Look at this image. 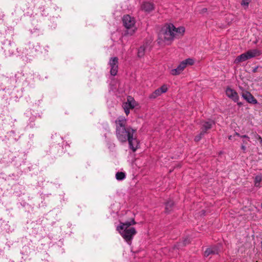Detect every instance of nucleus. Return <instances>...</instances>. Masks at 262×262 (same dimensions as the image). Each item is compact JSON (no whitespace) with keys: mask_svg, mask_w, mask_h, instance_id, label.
I'll use <instances>...</instances> for the list:
<instances>
[{"mask_svg":"<svg viewBox=\"0 0 262 262\" xmlns=\"http://www.w3.org/2000/svg\"><path fill=\"white\" fill-rule=\"evenodd\" d=\"M261 55V51L258 49L249 50L246 52L237 56L235 59L234 62L238 63L245 61L248 59L258 56Z\"/></svg>","mask_w":262,"mask_h":262,"instance_id":"7ed1b4c3","label":"nucleus"},{"mask_svg":"<svg viewBox=\"0 0 262 262\" xmlns=\"http://www.w3.org/2000/svg\"><path fill=\"white\" fill-rule=\"evenodd\" d=\"M258 68V67L257 66V67H255V68H254L252 70V72L253 73H256L257 71V69Z\"/></svg>","mask_w":262,"mask_h":262,"instance_id":"2f4dec72","label":"nucleus"},{"mask_svg":"<svg viewBox=\"0 0 262 262\" xmlns=\"http://www.w3.org/2000/svg\"><path fill=\"white\" fill-rule=\"evenodd\" d=\"M185 68V63H183L182 61H181L179 64V66L177 67V68L176 69H172L170 71V73L173 76L178 75L182 73V72L184 70Z\"/></svg>","mask_w":262,"mask_h":262,"instance_id":"f3484780","label":"nucleus"},{"mask_svg":"<svg viewBox=\"0 0 262 262\" xmlns=\"http://www.w3.org/2000/svg\"><path fill=\"white\" fill-rule=\"evenodd\" d=\"M136 224V222L134 219H132L130 221H126L125 222H120V225L117 227V230H123L124 229H128L131 225Z\"/></svg>","mask_w":262,"mask_h":262,"instance_id":"ddd939ff","label":"nucleus"},{"mask_svg":"<svg viewBox=\"0 0 262 262\" xmlns=\"http://www.w3.org/2000/svg\"><path fill=\"white\" fill-rule=\"evenodd\" d=\"M234 136H236L242 138H245L248 141L250 142V137L248 135H241L238 133L235 132Z\"/></svg>","mask_w":262,"mask_h":262,"instance_id":"a878e982","label":"nucleus"},{"mask_svg":"<svg viewBox=\"0 0 262 262\" xmlns=\"http://www.w3.org/2000/svg\"><path fill=\"white\" fill-rule=\"evenodd\" d=\"M219 247L217 245L211 246L206 249L204 252V256L208 257L211 254H218L219 253Z\"/></svg>","mask_w":262,"mask_h":262,"instance_id":"4468645a","label":"nucleus"},{"mask_svg":"<svg viewBox=\"0 0 262 262\" xmlns=\"http://www.w3.org/2000/svg\"><path fill=\"white\" fill-rule=\"evenodd\" d=\"M67 147H70V145L67 142L63 144L62 146L59 145V143L53 144L50 146L49 150L47 152L52 154L54 158L61 157L66 151L64 148H67Z\"/></svg>","mask_w":262,"mask_h":262,"instance_id":"20e7f679","label":"nucleus"},{"mask_svg":"<svg viewBox=\"0 0 262 262\" xmlns=\"http://www.w3.org/2000/svg\"><path fill=\"white\" fill-rule=\"evenodd\" d=\"M136 105V102L134 98L132 96H128L127 98V101L123 104L122 106L125 107H128L129 109H133Z\"/></svg>","mask_w":262,"mask_h":262,"instance_id":"dca6fc26","label":"nucleus"},{"mask_svg":"<svg viewBox=\"0 0 262 262\" xmlns=\"http://www.w3.org/2000/svg\"><path fill=\"white\" fill-rule=\"evenodd\" d=\"M231 136H230V137H229V139H231Z\"/></svg>","mask_w":262,"mask_h":262,"instance_id":"c9c22d12","label":"nucleus"},{"mask_svg":"<svg viewBox=\"0 0 262 262\" xmlns=\"http://www.w3.org/2000/svg\"><path fill=\"white\" fill-rule=\"evenodd\" d=\"M237 104V105L239 106H241L243 105V103L241 102H239L238 101L237 102H236Z\"/></svg>","mask_w":262,"mask_h":262,"instance_id":"72a5a7b5","label":"nucleus"},{"mask_svg":"<svg viewBox=\"0 0 262 262\" xmlns=\"http://www.w3.org/2000/svg\"><path fill=\"white\" fill-rule=\"evenodd\" d=\"M262 181V176L260 175L256 176L254 178V185L256 187H260V183Z\"/></svg>","mask_w":262,"mask_h":262,"instance_id":"412c9836","label":"nucleus"},{"mask_svg":"<svg viewBox=\"0 0 262 262\" xmlns=\"http://www.w3.org/2000/svg\"><path fill=\"white\" fill-rule=\"evenodd\" d=\"M118 231L125 242L129 245L131 244L134 235L137 233V231L134 227H131L129 229H124L123 230H119Z\"/></svg>","mask_w":262,"mask_h":262,"instance_id":"39448f33","label":"nucleus"},{"mask_svg":"<svg viewBox=\"0 0 262 262\" xmlns=\"http://www.w3.org/2000/svg\"><path fill=\"white\" fill-rule=\"evenodd\" d=\"M155 4L152 2H144L141 5V9L146 13H150L155 10Z\"/></svg>","mask_w":262,"mask_h":262,"instance_id":"f8f14e48","label":"nucleus"},{"mask_svg":"<svg viewBox=\"0 0 262 262\" xmlns=\"http://www.w3.org/2000/svg\"><path fill=\"white\" fill-rule=\"evenodd\" d=\"M176 27L172 24H166L162 28L159 36L167 45H170L174 38V29Z\"/></svg>","mask_w":262,"mask_h":262,"instance_id":"f03ea898","label":"nucleus"},{"mask_svg":"<svg viewBox=\"0 0 262 262\" xmlns=\"http://www.w3.org/2000/svg\"><path fill=\"white\" fill-rule=\"evenodd\" d=\"M122 22L123 26L126 29H130L134 26L136 21L134 17L127 14L123 16L122 18Z\"/></svg>","mask_w":262,"mask_h":262,"instance_id":"6e6552de","label":"nucleus"},{"mask_svg":"<svg viewBox=\"0 0 262 262\" xmlns=\"http://www.w3.org/2000/svg\"><path fill=\"white\" fill-rule=\"evenodd\" d=\"M213 124H214V122L212 120L203 122L201 127V132L205 134H207L208 130L212 128Z\"/></svg>","mask_w":262,"mask_h":262,"instance_id":"2eb2a0df","label":"nucleus"},{"mask_svg":"<svg viewBox=\"0 0 262 262\" xmlns=\"http://www.w3.org/2000/svg\"><path fill=\"white\" fill-rule=\"evenodd\" d=\"M256 262H258V261H256Z\"/></svg>","mask_w":262,"mask_h":262,"instance_id":"4c0bfd02","label":"nucleus"},{"mask_svg":"<svg viewBox=\"0 0 262 262\" xmlns=\"http://www.w3.org/2000/svg\"><path fill=\"white\" fill-rule=\"evenodd\" d=\"M226 95L234 102L239 101V96L237 93L233 89L228 86L225 90Z\"/></svg>","mask_w":262,"mask_h":262,"instance_id":"9b49d317","label":"nucleus"},{"mask_svg":"<svg viewBox=\"0 0 262 262\" xmlns=\"http://www.w3.org/2000/svg\"><path fill=\"white\" fill-rule=\"evenodd\" d=\"M165 212L166 213H169L172 210L174 206V203L173 201L169 200L165 203Z\"/></svg>","mask_w":262,"mask_h":262,"instance_id":"a211bd4d","label":"nucleus"},{"mask_svg":"<svg viewBox=\"0 0 262 262\" xmlns=\"http://www.w3.org/2000/svg\"><path fill=\"white\" fill-rule=\"evenodd\" d=\"M36 119V116H32L29 119V123H28V126L30 128H33L35 126V120Z\"/></svg>","mask_w":262,"mask_h":262,"instance_id":"4be33fe9","label":"nucleus"},{"mask_svg":"<svg viewBox=\"0 0 262 262\" xmlns=\"http://www.w3.org/2000/svg\"><path fill=\"white\" fill-rule=\"evenodd\" d=\"M168 90L166 84H163L160 88L156 89L154 92L150 94L148 97L150 99H154L157 97L161 96L162 94L166 93Z\"/></svg>","mask_w":262,"mask_h":262,"instance_id":"1a4fd4ad","label":"nucleus"},{"mask_svg":"<svg viewBox=\"0 0 262 262\" xmlns=\"http://www.w3.org/2000/svg\"><path fill=\"white\" fill-rule=\"evenodd\" d=\"M146 47L145 45L140 46L138 50V56L139 57H142L145 54Z\"/></svg>","mask_w":262,"mask_h":262,"instance_id":"aec40b11","label":"nucleus"},{"mask_svg":"<svg viewBox=\"0 0 262 262\" xmlns=\"http://www.w3.org/2000/svg\"><path fill=\"white\" fill-rule=\"evenodd\" d=\"M251 2V0H242V2L241 3V5L242 6H245L246 7H248L249 3Z\"/></svg>","mask_w":262,"mask_h":262,"instance_id":"bb28decb","label":"nucleus"},{"mask_svg":"<svg viewBox=\"0 0 262 262\" xmlns=\"http://www.w3.org/2000/svg\"><path fill=\"white\" fill-rule=\"evenodd\" d=\"M248 142L246 140H243V143L242 144H244L246 145L247 144Z\"/></svg>","mask_w":262,"mask_h":262,"instance_id":"f704fd0d","label":"nucleus"},{"mask_svg":"<svg viewBox=\"0 0 262 262\" xmlns=\"http://www.w3.org/2000/svg\"><path fill=\"white\" fill-rule=\"evenodd\" d=\"M261 208H262V203L261 204Z\"/></svg>","mask_w":262,"mask_h":262,"instance_id":"e433bc0d","label":"nucleus"},{"mask_svg":"<svg viewBox=\"0 0 262 262\" xmlns=\"http://www.w3.org/2000/svg\"><path fill=\"white\" fill-rule=\"evenodd\" d=\"M241 149L243 150V152L245 153L246 149H247V147H246V145L244 144H241Z\"/></svg>","mask_w":262,"mask_h":262,"instance_id":"7c9ffc66","label":"nucleus"},{"mask_svg":"<svg viewBox=\"0 0 262 262\" xmlns=\"http://www.w3.org/2000/svg\"><path fill=\"white\" fill-rule=\"evenodd\" d=\"M116 135L122 143L128 142L129 148L135 152L138 148L139 142L136 137V129L127 125V119L124 116H119L115 120Z\"/></svg>","mask_w":262,"mask_h":262,"instance_id":"f257e3e1","label":"nucleus"},{"mask_svg":"<svg viewBox=\"0 0 262 262\" xmlns=\"http://www.w3.org/2000/svg\"><path fill=\"white\" fill-rule=\"evenodd\" d=\"M254 137L257 140L259 141V143L262 145V138L261 137V136L258 134L255 133Z\"/></svg>","mask_w":262,"mask_h":262,"instance_id":"cd10ccee","label":"nucleus"},{"mask_svg":"<svg viewBox=\"0 0 262 262\" xmlns=\"http://www.w3.org/2000/svg\"><path fill=\"white\" fill-rule=\"evenodd\" d=\"M123 109H124V112L125 113V114L128 116V114H129V110L130 109L129 108H128V107H123Z\"/></svg>","mask_w":262,"mask_h":262,"instance_id":"c756f323","label":"nucleus"},{"mask_svg":"<svg viewBox=\"0 0 262 262\" xmlns=\"http://www.w3.org/2000/svg\"><path fill=\"white\" fill-rule=\"evenodd\" d=\"M241 96L249 103L252 104H256L258 103L257 100L249 91H243L241 94Z\"/></svg>","mask_w":262,"mask_h":262,"instance_id":"9d476101","label":"nucleus"},{"mask_svg":"<svg viewBox=\"0 0 262 262\" xmlns=\"http://www.w3.org/2000/svg\"><path fill=\"white\" fill-rule=\"evenodd\" d=\"M185 28L183 27H180L178 28H176V29H174V36L177 34H181L183 35L185 32Z\"/></svg>","mask_w":262,"mask_h":262,"instance_id":"5701e85b","label":"nucleus"},{"mask_svg":"<svg viewBox=\"0 0 262 262\" xmlns=\"http://www.w3.org/2000/svg\"><path fill=\"white\" fill-rule=\"evenodd\" d=\"M108 64L111 67L110 74L112 76H116L118 71L119 59L117 57H111L110 59Z\"/></svg>","mask_w":262,"mask_h":262,"instance_id":"0eeeda50","label":"nucleus"},{"mask_svg":"<svg viewBox=\"0 0 262 262\" xmlns=\"http://www.w3.org/2000/svg\"><path fill=\"white\" fill-rule=\"evenodd\" d=\"M190 243V240L189 238H185L183 241V243H182V244L183 246H185L187 244H188L189 243Z\"/></svg>","mask_w":262,"mask_h":262,"instance_id":"c85d7f7f","label":"nucleus"},{"mask_svg":"<svg viewBox=\"0 0 262 262\" xmlns=\"http://www.w3.org/2000/svg\"><path fill=\"white\" fill-rule=\"evenodd\" d=\"M3 49L5 56L8 57L12 56L14 54V52L16 50V47L14 42L10 41L9 43L4 44Z\"/></svg>","mask_w":262,"mask_h":262,"instance_id":"423d86ee","label":"nucleus"},{"mask_svg":"<svg viewBox=\"0 0 262 262\" xmlns=\"http://www.w3.org/2000/svg\"><path fill=\"white\" fill-rule=\"evenodd\" d=\"M116 179L118 181H122L126 178V173L124 172L119 171L116 173Z\"/></svg>","mask_w":262,"mask_h":262,"instance_id":"6ab92c4d","label":"nucleus"},{"mask_svg":"<svg viewBox=\"0 0 262 262\" xmlns=\"http://www.w3.org/2000/svg\"><path fill=\"white\" fill-rule=\"evenodd\" d=\"M205 134L203 133H202V132H200V133L197 136H196L195 137H194V140L195 142H199L200 141L201 139L202 138V137L205 135Z\"/></svg>","mask_w":262,"mask_h":262,"instance_id":"393cba45","label":"nucleus"},{"mask_svg":"<svg viewBox=\"0 0 262 262\" xmlns=\"http://www.w3.org/2000/svg\"><path fill=\"white\" fill-rule=\"evenodd\" d=\"M182 62L185 63V67L186 68L187 65H193L194 63V61L192 58H189L182 61Z\"/></svg>","mask_w":262,"mask_h":262,"instance_id":"b1692460","label":"nucleus"},{"mask_svg":"<svg viewBox=\"0 0 262 262\" xmlns=\"http://www.w3.org/2000/svg\"><path fill=\"white\" fill-rule=\"evenodd\" d=\"M207 11V9L206 8H203L202 10H201V13H205Z\"/></svg>","mask_w":262,"mask_h":262,"instance_id":"473e14b6","label":"nucleus"}]
</instances>
